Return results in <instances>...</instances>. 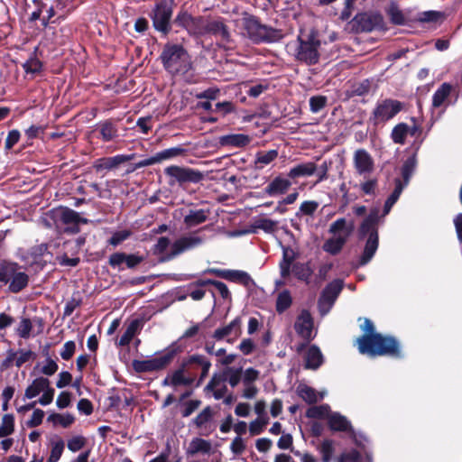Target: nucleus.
Segmentation results:
<instances>
[{
    "label": "nucleus",
    "mask_w": 462,
    "mask_h": 462,
    "mask_svg": "<svg viewBox=\"0 0 462 462\" xmlns=\"http://www.w3.org/2000/svg\"><path fill=\"white\" fill-rule=\"evenodd\" d=\"M298 394L309 404H314L319 401L316 390L306 384L299 386Z\"/></svg>",
    "instance_id": "nucleus-48"
},
{
    "label": "nucleus",
    "mask_w": 462,
    "mask_h": 462,
    "mask_svg": "<svg viewBox=\"0 0 462 462\" xmlns=\"http://www.w3.org/2000/svg\"><path fill=\"white\" fill-rule=\"evenodd\" d=\"M276 226V221L266 217H261L254 221L253 225L251 226L252 230H250V232L256 233V229H262L266 233H273L275 231Z\"/></svg>",
    "instance_id": "nucleus-42"
},
{
    "label": "nucleus",
    "mask_w": 462,
    "mask_h": 462,
    "mask_svg": "<svg viewBox=\"0 0 462 462\" xmlns=\"http://www.w3.org/2000/svg\"><path fill=\"white\" fill-rule=\"evenodd\" d=\"M204 273L213 274L218 278L226 280L231 282L239 283L245 287H249L252 283H254V281L249 273L241 270L208 268Z\"/></svg>",
    "instance_id": "nucleus-15"
},
{
    "label": "nucleus",
    "mask_w": 462,
    "mask_h": 462,
    "mask_svg": "<svg viewBox=\"0 0 462 462\" xmlns=\"http://www.w3.org/2000/svg\"><path fill=\"white\" fill-rule=\"evenodd\" d=\"M337 462H361V454L356 449L344 452L338 457Z\"/></svg>",
    "instance_id": "nucleus-64"
},
{
    "label": "nucleus",
    "mask_w": 462,
    "mask_h": 462,
    "mask_svg": "<svg viewBox=\"0 0 462 462\" xmlns=\"http://www.w3.org/2000/svg\"><path fill=\"white\" fill-rule=\"evenodd\" d=\"M48 420L54 424L59 423L62 428H69L74 423L75 418L73 415L67 413L65 415L60 413H52L48 417Z\"/></svg>",
    "instance_id": "nucleus-52"
},
{
    "label": "nucleus",
    "mask_w": 462,
    "mask_h": 462,
    "mask_svg": "<svg viewBox=\"0 0 462 462\" xmlns=\"http://www.w3.org/2000/svg\"><path fill=\"white\" fill-rule=\"evenodd\" d=\"M350 24L352 31L356 33L387 30L383 16L378 12L358 13L351 20Z\"/></svg>",
    "instance_id": "nucleus-9"
},
{
    "label": "nucleus",
    "mask_w": 462,
    "mask_h": 462,
    "mask_svg": "<svg viewBox=\"0 0 462 462\" xmlns=\"http://www.w3.org/2000/svg\"><path fill=\"white\" fill-rule=\"evenodd\" d=\"M354 229L355 223L353 220L347 223L345 217L337 218L330 225L328 233L337 235L343 232L345 233V236L328 238L323 244L322 249L332 255L338 254L346 245L347 237L353 233Z\"/></svg>",
    "instance_id": "nucleus-7"
},
{
    "label": "nucleus",
    "mask_w": 462,
    "mask_h": 462,
    "mask_svg": "<svg viewBox=\"0 0 462 462\" xmlns=\"http://www.w3.org/2000/svg\"><path fill=\"white\" fill-rule=\"evenodd\" d=\"M145 260V256L139 252L134 254H126L125 252H116L110 254L108 264L113 268L123 270L122 264L131 270L137 268Z\"/></svg>",
    "instance_id": "nucleus-14"
},
{
    "label": "nucleus",
    "mask_w": 462,
    "mask_h": 462,
    "mask_svg": "<svg viewBox=\"0 0 462 462\" xmlns=\"http://www.w3.org/2000/svg\"><path fill=\"white\" fill-rule=\"evenodd\" d=\"M317 171V165L313 162L300 163L291 168L287 176L289 179L295 180L300 177H309L313 175Z\"/></svg>",
    "instance_id": "nucleus-32"
},
{
    "label": "nucleus",
    "mask_w": 462,
    "mask_h": 462,
    "mask_svg": "<svg viewBox=\"0 0 462 462\" xmlns=\"http://www.w3.org/2000/svg\"><path fill=\"white\" fill-rule=\"evenodd\" d=\"M159 60L163 69L173 77L185 78L193 69L191 56L180 43H165Z\"/></svg>",
    "instance_id": "nucleus-3"
},
{
    "label": "nucleus",
    "mask_w": 462,
    "mask_h": 462,
    "mask_svg": "<svg viewBox=\"0 0 462 462\" xmlns=\"http://www.w3.org/2000/svg\"><path fill=\"white\" fill-rule=\"evenodd\" d=\"M213 417V411L210 406L205 407L194 419L193 423L197 428H201Z\"/></svg>",
    "instance_id": "nucleus-57"
},
{
    "label": "nucleus",
    "mask_w": 462,
    "mask_h": 462,
    "mask_svg": "<svg viewBox=\"0 0 462 462\" xmlns=\"http://www.w3.org/2000/svg\"><path fill=\"white\" fill-rule=\"evenodd\" d=\"M98 131L103 142L108 143L118 137V129L112 119L101 121L98 124Z\"/></svg>",
    "instance_id": "nucleus-33"
},
{
    "label": "nucleus",
    "mask_w": 462,
    "mask_h": 462,
    "mask_svg": "<svg viewBox=\"0 0 462 462\" xmlns=\"http://www.w3.org/2000/svg\"><path fill=\"white\" fill-rule=\"evenodd\" d=\"M188 361L189 363L190 369L194 365H198L201 368V373L196 384L197 386H199L200 383L208 375L209 369L211 367V362L206 356L199 354L189 356Z\"/></svg>",
    "instance_id": "nucleus-29"
},
{
    "label": "nucleus",
    "mask_w": 462,
    "mask_h": 462,
    "mask_svg": "<svg viewBox=\"0 0 462 462\" xmlns=\"http://www.w3.org/2000/svg\"><path fill=\"white\" fill-rule=\"evenodd\" d=\"M387 14L391 23L394 25H404L406 23V19L403 13L394 4L391 5V6L387 9Z\"/></svg>",
    "instance_id": "nucleus-49"
},
{
    "label": "nucleus",
    "mask_w": 462,
    "mask_h": 462,
    "mask_svg": "<svg viewBox=\"0 0 462 462\" xmlns=\"http://www.w3.org/2000/svg\"><path fill=\"white\" fill-rule=\"evenodd\" d=\"M14 431V417L13 414H5L0 425V438H5Z\"/></svg>",
    "instance_id": "nucleus-47"
},
{
    "label": "nucleus",
    "mask_w": 462,
    "mask_h": 462,
    "mask_svg": "<svg viewBox=\"0 0 462 462\" xmlns=\"http://www.w3.org/2000/svg\"><path fill=\"white\" fill-rule=\"evenodd\" d=\"M292 304V298L290 291L284 290L281 291L276 299L275 310L279 314L286 311Z\"/></svg>",
    "instance_id": "nucleus-43"
},
{
    "label": "nucleus",
    "mask_w": 462,
    "mask_h": 462,
    "mask_svg": "<svg viewBox=\"0 0 462 462\" xmlns=\"http://www.w3.org/2000/svg\"><path fill=\"white\" fill-rule=\"evenodd\" d=\"M378 245H379V236L376 235L374 232V235L368 236L365 245V248H364V251H363V254L360 256V259L358 261L357 266H364V265L367 264L372 260L374 255L375 254V253L378 249Z\"/></svg>",
    "instance_id": "nucleus-27"
},
{
    "label": "nucleus",
    "mask_w": 462,
    "mask_h": 462,
    "mask_svg": "<svg viewBox=\"0 0 462 462\" xmlns=\"http://www.w3.org/2000/svg\"><path fill=\"white\" fill-rule=\"evenodd\" d=\"M50 381L46 377H38L25 389L24 397L32 399L39 395L44 389L48 388Z\"/></svg>",
    "instance_id": "nucleus-37"
},
{
    "label": "nucleus",
    "mask_w": 462,
    "mask_h": 462,
    "mask_svg": "<svg viewBox=\"0 0 462 462\" xmlns=\"http://www.w3.org/2000/svg\"><path fill=\"white\" fill-rule=\"evenodd\" d=\"M16 356H17V352L16 351H14L12 348L8 349L6 351L5 358L0 364V369L2 371H4V370H7L10 367H12L15 364Z\"/></svg>",
    "instance_id": "nucleus-63"
},
{
    "label": "nucleus",
    "mask_w": 462,
    "mask_h": 462,
    "mask_svg": "<svg viewBox=\"0 0 462 462\" xmlns=\"http://www.w3.org/2000/svg\"><path fill=\"white\" fill-rule=\"evenodd\" d=\"M133 235V232L130 229H124L116 231L113 233L111 237L107 240L108 245L113 247H116L121 245L123 242L130 238Z\"/></svg>",
    "instance_id": "nucleus-53"
},
{
    "label": "nucleus",
    "mask_w": 462,
    "mask_h": 462,
    "mask_svg": "<svg viewBox=\"0 0 462 462\" xmlns=\"http://www.w3.org/2000/svg\"><path fill=\"white\" fill-rule=\"evenodd\" d=\"M319 452L322 455L323 462H330L334 453L333 440L325 439L320 445Z\"/></svg>",
    "instance_id": "nucleus-59"
},
{
    "label": "nucleus",
    "mask_w": 462,
    "mask_h": 462,
    "mask_svg": "<svg viewBox=\"0 0 462 462\" xmlns=\"http://www.w3.org/2000/svg\"><path fill=\"white\" fill-rule=\"evenodd\" d=\"M296 259V254L290 246H282V258L279 263L280 273L283 279L291 274V267Z\"/></svg>",
    "instance_id": "nucleus-31"
},
{
    "label": "nucleus",
    "mask_w": 462,
    "mask_h": 462,
    "mask_svg": "<svg viewBox=\"0 0 462 462\" xmlns=\"http://www.w3.org/2000/svg\"><path fill=\"white\" fill-rule=\"evenodd\" d=\"M354 165L358 174L370 173L374 170V162L371 155L364 149L356 151Z\"/></svg>",
    "instance_id": "nucleus-24"
},
{
    "label": "nucleus",
    "mask_w": 462,
    "mask_h": 462,
    "mask_svg": "<svg viewBox=\"0 0 462 462\" xmlns=\"http://www.w3.org/2000/svg\"><path fill=\"white\" fill-rule=\"evenodd\" d=\"M453 91V86L450 83H442L432 96V107L439 108L444 106L446 108L450 104H455L457 100V94L453 102L449 100V97Z\"/></svg>",
    "instance_id": "nucleus-21"
},
{
    "label": "nucleus",
    "mask_w": 462,
    "mask_h": 462,
    "mask_svg": "<svg viewBox=\"0 0 462 462\" xmlns=\"http://www.w3.org/2000/svg\"><path fill=\"white\" fill-rule=\"evenodd\" d=\"M279 156L277 149H272L268 151H258L255 154L254 168L256 170H262L263 167L271 164Z\"/></svg>",
    "instance_id": "nucleus-34"
},
{
    "label": "nucleus",
    "mask_w": 462,
    "mask_h": 462,
    "mask_svg": "<svg viewBox=\"0 0 462 462\" xmlns=\"http://www.w3.org/2000/svg\"><path fill=\"white\" fill-rule=\"evenodd\" d=\"M49 215L55 222H60L63 225L68 226L64 232L67 234H78L80 231L79 225L87 224L88 219L79 216V214L68 208L59 207L50 210Z\"/></svg>",
    "instance_id": "nucleus-11"
},
{
    "label": "nucleus",
    "mask_w": 462,
    "mask_h": 462,
    "mask_svg": "<svg viewBox=\"0 0 462 462\" xmlns=\"http://www.w3.org/2000/svg\"><path fill=\"white\" fill-rule=\"evenodd\" d=\"M30 277L18 263L10 260L0 261V290L6 287L9 293L17 294L29 284Z\"/></svg>",
    "instance_id": "nucleus-5"
},
{
    "label": "nucleus",
    "mask_w": 462,
    "mask_h": 462,
    "mask_svg": "<svg viewBox=\"0 0 462 462\" xmlns=\"http://www.w3.org/2000/svg\"><path fill=\"white\" fill-rule=\"evenodd\" d=\"M64 446V441L61 439L51 442V454L46 462H58L63 453Z\"/></svg>",
    "instance_id": "nucleus-55"
},
{
    "label": "nucleus",
    "mask_w": 462,
    "mask_h": 462,
    "mask_svg": "<svg viewBox=\"0 0 462 462\" xmlns=\"http://www.w3.org/2000/svg\"><path fill=\"white\" fill-rule=\"evenodd\" d=\"M330 414V407L328 404L311 406L306 411V417L310 419H325Z\"/></svg>",
    "instance_id": "nucleus-44"
},
{
    "label": "nucleus",
    "mask_w": 462,
    "mask_h": 462,
    "mask_svg": "<svg viewBox=\"0 0 462 462\" xmlns=\"http://www.w3.org/2000/svg\"><path fill=\"white\" fill-rule=\"evenodd\" d=\"M291 186V181L280 174L273 178V180L264 188L263 193L269 197L283 195L289 190Z\"/></svg>",
    "instance_id": "nucleus-23"
},
{
    "label": "nucleus",
    "mask_w": 462,
    "mask_h": 462,
    "mask_svg": "<svg viewBox=\"0 0 462 462\" xmlns=\"http://www.w3.org/2000/svg\"><path fill=\"white\" fill-rule=\"evenodd\" d=\"M42 62L36 57H31L23 64V69L28 74H38L42 70Z\"/></svg>",
    "instance_id": "nucleus-56"
},
{
    "label": "nucleus",
    "mask_w": 462,
    "mask_h": 462,
    "mask_svg": "<svg viewBox=\"0 0 462 462\" xmlns=\"http://www.w3.org/2000/svg\"><path fill=\"white\" fill-rule=\"evenodd\" d=\"M372 83L373 80L369 79L351 83L349 88L346 90V97L351 98L354 97L366 96L371 90Z\"/></svg>",
    "instance_id": "nucleus-30"
},
{
    "label": "nucleus",
    "mask_w": 462,
    "mask_h": 462,
    "mask_svg": "<svg viewBox=\"0 0 462 462\" xmlns=\"http://www.w3.org/2000/svg\"><path fill=\"white\" fill-rule=\"evenodd\" d=\"M164 174L169 178V185L178 183L182 186L186 183H199L203 180V174L199 170L178 165H171L164 169Z\"/></svg>",
    "instance_id": "nucleus-12"
},
{
    "label": "nucleus",
    "mask_w": 462,
    "mask_h": 462,
    "mask_svg": "<svg viewBox=\"0 0 462 462\" xmlns=\"http://www.w3.org/2000/svg\"><path fill=\"white\" fill-rule=\"evenodd\" d=\"M187 153V150L181 146L171 147L162 150L155 154L158 163L162 161L170 160L179 156H184Z\"/></svg>",
    "instance_id": "nucleus-40"
},
{
    "label": "nucleus",
    "mask_w": 462,
    "mask_h": 462,
    "mask_svg": "<svg viewBox=\"0 0 462 462\" xmlns=\"http://www.w3.org/2000/svg\"><path fill=\"white\" fill-rule=\"evenodd\" d=\"M192 14H189L187 10H180L177 13L175 18L172 20V27L176 26L182 30H187L189 22L191 21Z\"/></svg>",
    "instance_id": "nucleus-50"
},
{
    "label": "nucleus",
    "mask_w": 462,
    "mask_h": 462,
    "mask_svg": "<svg viewBox=\"0 0 462 462\" xmlns=\"http://www.w3.org/2000/svg\"><path fill=\"white\" fill-rule=\"evenodd\" d=\"M408 134V125L406 123H399L393 128L391 139L394 143L403 145Z\"/></svg>",
    "instance_id": "nucleus-41"
},
{
    "label": "nucleus",
    "mask_w": 462,
    "mask_h": 462,
    "mask_svg": "<svg viewBox=\"0 0 462 462\" xmlns=\"http://www.w3.org/2000/svg\"><path fill=\"white\" fill-rule=\"evenodd\" d=\"M379 221V209L372 208L367 217L362 221L358 228L359 237L364 238L366 236H372L374 232L376 235H378Z\"/></svg>",
    "instance_id": "nucleus-22"
},
{
    "label": "nucleus",
    "mask_w": 462,
    "mask_h": 462,
    "mask_svg": "<svg viewBox=\"0 0 462 462\" xmlns=\"http://www.w3.org/2000/svg\"><path fill=\"white\" fill-rule=\"evenodd\" d=\"M394 185H395L394 189L390 194V196L387 198V199L385 200V203L383 205V217H384L390 213L393 206L397 202V200L399 199V198L405 187V184H402V180H401L398 178L394 180Z\"/></svg>",
    "instance_id": "nucleus-36"
},
{
    "label": "nucleus",
    "mask_w": 462,
    "mask_h": 462,
    "mask_svg": "<svg viewBox=\"0 0 462 462\" xmlns=\"http://www.w3.org/2000/svg\"><path fill=\"white\" fill-rule=\"evenodd\" d=\"M415 168V162L414 159L409 158L407 159L404 163L402 166L401 173L403 178L402 184H405V186L408 184L410 178L412 175V172Z\"/></svg>",
    "instance_id": "nucleus-58"
},
{
    "label": "nucleus",
    "mask_w": 462,
    "mask_h": 462,
    "mask_svg": "<svg viewBox=\"0 0 462 462\" xmlns=\"http://www.w3.org/2000/svg\"><path fill=\"white\" fill-rule=\"evenodd\" d=\"M361 329L364 334L356 339L357 348L361 354L371 357L388 356L393 359L404 357L401 342L393 336L376 332L371 319L365 318Z\"/></svg>",
    "instance_id": "nucleus-1"
},
{
    "label": "nucleus",
    "mask_w": 462,
    "mask_h": 462,
    "mask_svg": "<svg viewBox=\"0 0 462 462\" xmlns=\"http://www.w3.org/2000/svg\"><path fill=\"white\" fill-rule=\"evenodd\" d=\"M343 288L344 282L340 279H335L328 282L320 293L319 299V307L327 306L330 309L341 293Z\"/></svg>",
    "instance_id": "nucleus-19"
},
{
    "label": "nucleus",
    "mask_w": 462,
    "mask_h": 462,
    "mask_svg": "<svg viewBox=\"0 0 462 462\" xmlns=\"http://www.w3.org/2000/svg\"><path fill=\"white\" fill-rule=\"evenodd\" d=\"M175 0H157L149 13L153 29L162 36H167L172 31V15Z\"/></svg>",
    "instance_id": "nucleus-6"
},
{
    "label": "nucleus",
    "mask_w": 462,
    "mask_h": 462,
    "mask_svg": "<svg viewBox=\"0 0 462 462\" xmlns=\"http://www.w3.org/2000/svg\"><path fill=\"white\" fill-rule=\"evenodd\" d=\"M241 323V318L236 317L228 325L216 329L213 337L217 340H221L231 334H234L236 337H240L242 333Z\"/></svg>",
    "instance_id": "nucleus-28"
},
{
    "label": "nucleus",
    "mask_w": 462,
    "mask_h": 462,
    "mask_svg": "<svg viewBox=\"0 0 462 462\" xmlns=\"http://www.w3.org/2000/svg\"><path fill=\"white\" fill-rule=\"evenodd\" d=\"M217 37L220 38V47H223L226 50H231L234 48V41L226 24L224 23L223 26H220V30Z\"/></svg>",
    "instance_id": "nucleus-51"
},
{
    "label": "nucleus",
    "mask_w": 462,
    "mask_h": 462,
    "mask_svg": "<svg viewBox=\"0 0 462 462\" xmlns=\"http://www.w3.org/2000/svg\"><path fill=\"white\" fill-rule=\"evenodd\" d=\"M250 143L248 135L243 134H234L223 135L219 138V143L222 146L245 147Z\"/></svg>",
    "instance_id": "nucleus-35"
},
{
    "label": "nucleus",
    "mask_w": 462,
    "mask_h": 462,
    "mask_svg": "<svg viewBox=\"0 0 462 462\" xmlns=\"http://www.w3.org/2000/svg\"><path fill=\"white\" fill-rule=\"evenodd\" d=\"M292 272L297 279L304 282H308L312 275L309 263H296L292 265Z\"/></svg>",
    "instance_id": "nucleus-45"
},
{
    "label": "nucleus",
    "mask_w": 462,
    "mask_h": 462,
    "mask_svg": "<svg viewBox=\"0 0 462 462\" xmlns=\"http://www.w3.org/2000/svg\"><path fill=\"white\" fill-rule=\"evenodd\" d=\"M241 22L243 35L254 44L278 42L283 38L282 30L262 23L254 14L244 13Z\"/></svg>",
    "instance_id": "nucleus-4"
},
{
    "label": "nucleus",
    "mask_w": 462,
    "mask_h": 462,
    "mask_svg": "<svg viewBox=\"0 0 462 462\" xmlns=\"http://www.w3.org/2000/svg\"><path fill=\"white\" fill-rule=\"evenodd\" d=\"M32 329V324L30 319L23 318L19 323L17 328V334L20 337L27 339L30 337L31 331Z\"/></svg>",
    "instance_id": "nucleus-61"
},
{
    "label": "nucleus",
    "mask_w": 462,
    "mask_h": 462,
    "mask_svg": "<svg viewBox=\"0 0 462 462\" xmlns=\"http://www.w3.org/2000/svg\"><path fill=\"white\" fill-rule=\"evenodd\" d=\"M319 206V202L315 200H305L300 204L299 211L296 213V217L313 216Z\"/></svg>",
    "instance_id": "nucleus-54"
},
{
    "label": "nucleus",
    "mask_w": 462,
    "mask_h": 462,
    "mask_svg": "<svg viewBox=\"0 0 462 462\" xmlns=\"http://www.w3.org/2000/svg\"><path fill=\"white\" fill-rule=\"evenodd\" d=\"M179 352H180V347L171 345L162 356L148 360H134L132 365L136 373L159 371L167 367Z\"/></svg>",
    "instance_id": "nucleus-8"
},
{
    "label": "nucleus",
    "mask_w": 462,
    "mask_h": 462,
    "mask_svg": "<svg viewBox=\"0 0 462 462\" xmlns=\"http://www.w3.org/2000/svg\"><path fill=\"white\" fill-rule=\"evenodd\" d=\"M203 239L196 236H181L175 240L171 245V250L167 256L163 257L162 261H169L175 256L182 254L183 252L195 248L201 245Z\"/></svg>",
    "instance_id": "nucleus-18"
},
{
    "label": "nucleus",
    "mask_w": 462,
    "mask_h": 462,
    "mask_svg": "<svg viewBox=\"0 0 462 462\" xmlns=\"http://www.w3.org/2000/svg\"><path fill=\"white\" fill-rule=\"evenodd\" d=\"M210 215L209 208L189 209L184 216L183 224L187 229L205 223Z\"/></svg>",
    "instance_id": "nucleus-25"
},
{
    "label": "nucleus",
    "mask_w": 462,
    "mask_h": 462,
    "mask_svg": "<svg viewBox=\"0 0 462 462\" xmlns=\"http://www.w3.org/2000/svg\"><path fill=\"white\" fill-rule=\"evenodd\" d=\"M287 48L293 60L300 65L315 66L320 60L321 41L315 29L300 31L297 39L287 44Z\"/></svg>",
    "instance_id": "nucleus-2"
},
{
    "label": "nucleus",
    "mask_w": 462,
    "mask_h": 462,
    "mask_svg": "<svg viewBox=\"0 0 462 462\" xmlns=\"http://www.w3.org/2000/svg\"><path fill=\"white\" fill-rule=\"evenodd\" d=\"M314 320L308 310H302L294 323V329L299 337L310 343L314 339Z\"/></svg>",
    "instance_id": "nucleus-16"
},
{
    "label": "nucleus",
    "mask_w": 462,
    "mask_h": 462,
    "mask_svg": "<svg viewBox=\"0 0 462 462\" xmlns=\"http://www.w3.org/2000/svg\"><path fill=\"white\" fill-rule=\"evenodd\" d=\"M136 153L129 154H117L112 157H102L95 161L93 167L97 171H112L117 168L120 164L134 160Z\"/></svg>",
    "instance_id": "nucleus-20"
},
{
    "label": "nucleus",
    "mask_w": 462,
    "mask_h": 462,
    "mask_svg": "<svg viewBox=\"0 0 462 462\" xmlns=\"http://www.w3.org/2000/svg\"><path fill=\"white\" fill-rule=\"evenodd\" d=\"M305 369L310 370H317L319 369L324 363V356L319 349V347L316 345H311L306 354H305Z\"/></svg>",
    "instance_id": "nucleus-26"
},
{
    "label": "nucleus",
    "mask_w": 462,
    "mask_h": 462,
    "mask_svg": "<svg viewBox=\"0 0 462 462\" xmlns=\"http://www.w3.org/2000/svg\"><path fill=\"white\" fill-rule=\"evenodd\" d=\"M211 449V444L209 441L200 439V438H195L191 440L189 444V453L193 455L199 452L207 454L209 453Z\"/></svg>",
    "instance_id": "nucleus-46"
},
{
    "label": "nucleus",
    "mask_w": 462,
    "mask_h": 462,
    "mask_svg": "<svg viewBox=\"0 0 462 462\" xmlns=\"http://www.w3.org/2000/svg\"><path fill=\"white\" fill-rule=\"evenodd\" d=\"M141 326V322L139 319H134L130 322V324L127 326L126 329L123 333V335L120 337L118 341V346H125L130 344L134 337L135 336L137 330L139 329Z\"/></svg>",
    "instance_id": "nucleus-39"
},
{
    "label": "nucleus",
    "mask_w": 462,
    "mask_h": 462,
    "mask_svg": "<svg viewBox=\"0 0 462 462\" xmlns=\"http://www.w3.org/2000/svg\"><path fill=\"white\" fill-rule=\"evenodd\" d=\"M328 426L332 431L350 433V437L354 443L357 447L363 448L362 443L357 439L356 432L346 417L341 415L338 412H332L328 418Z\"/></svg>",
    "instance_id": "nucleus-17"
},
{
    "label": "nucleus",
    "mask_w": 462,
    "mask_h": 462,
    "mask_svg": "<svg viewBox=\"0 0 462 462\" xmlns=\"http://www.w3.org/2000/svg\"><path fill=\"white\" fill-rule=\"evenodd\" d=\"M224 22L222 19L217 20H206L205 23V35L211 34L214 36H217L219 32L220 26H223Z\"/></svg>",
    "instance_id": "nucleus-62"
},
{
    "label": "nucleus",
    "mask_w": 462,
    "mask_h": 462,
    "mask_svg": "<svg viewBox=\"0 0 462 462\" xmlns=\"http://www.w3.org/2000/svg\"><path fill=\"white\" fill-rule=\"evenodd\" d=\"M328 103V98L325 96L318 95L310 98V108L312 113H318L322 110Z\"/></svg>",
    "instance_id": "nucleus-60"
},
{
    "label": "nucleus",
    "mask_w": 462,
    "mask_h": 462,
    "mask_svg": "<svg viewBox=\"0 0 462 462\" xmlns=\"http://www.w3.org/2000/svg\"><path fill=\"white\" fill-rule=\"evenodd\" d=\"M195 382V376L189 368L188 357L183 358L180 367L168 374L162 382V386H190Z\"/></svg>",
    "instance_id": "nucleus-13"
},
{
    "label": "nucleus",
    "mask_w": 462,
    "mask_h": 462,
    "mask_svg": "<svg viewBox=\"0 0 462 462\" xmlns=\"http://www.w3.org/2000/svg\"><path fill=\"white\" fill-rule=\"evenodd\" d=\"M207 18L202 15L192 16L187 28V32L191 36L205 35V23Z\"/></svg>",
    "instance_id": "nucleus-38"
},
{
    "label": "nucleus",
    "mask_w": 462,
    "mask_h": 462,
    "mask_svg": "<svg viewBox=\"0 0 462 462\" xmlns=\"http://www.w3.org/2000/svg\"><path fill=\"white\" fill-rule=\"evenodd\" d=\"M405 107V104L397 99L385 98L380 102H377L374 108L369 121L377 126L381 124L393 119L396 115L402 111Z\"/></svg>",
    "instance_id": "nucleus-10"
}]
</instances>
